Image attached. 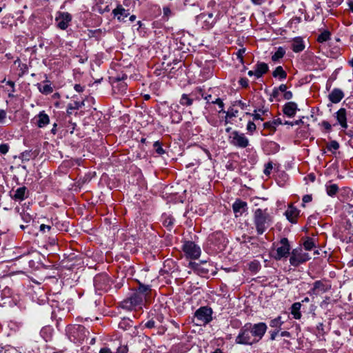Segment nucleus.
Returning a JSON list of instances; mask_svg holds the SVG:
<instances>
[{"instance_id": "nucleus-35", "label": "nucleus", "mask_w": 353, "mask_h": 353, "mask_svg": "<svg viewBox=\"0 0 353 353\" xmlns=\"http://www.w3.org/2000/svg\"><path fill=\"white\" fill-rule=\"evenodd\" d=\"M154 148L156 152L159 154H163L165 152L164 150L161 147V143L159 141L154 142Z\"/></svg>"}, {"instance_id": "nucleus-25", "label": "nucleus", "mask_w": 353, "mask_h": 353, "mask_svg": "<svg viewBox=\"0 0 353 353\" xmlns=\"http://www.w3.org/2000/svg\"><path fill=\"white\" fill-rule=\"evenodd\" d=\"M272 75L274 77H279L281 79H285L287 77L286 72L281 66L276 67L273 72Z\"/></svg>"}, {"instance_id": "nucleus-10", "label": "nucleus", "mask_w": 353, "mask_h": 353, "mask_svg": "<svg viewBox=\"0 0 353 353\" xmlns=\"http://www.w3.org/2000/svg\"><path fill=\"white\" fill-rule=\"evenodd\" d=\"M71 19L72 17L68 12H59L56 17V21H58L57 26L61 30H65L68 28Z\"/></svg>"}, {"instance_id": "nucleus-2", "label": "nucleus", "mask_w": 353, "mask_h": 353, "mask_svg": "<svg viewBox=\"0 0 353 353\" xmlns=\"http://www.w3.org/2000/svg\"><path fill=\"white\" fill-rule=\"evenodd\" d=\"M251 323L245 324L240 330L236 338V343L238 344L252 345L259 341V339L254 338L251 332Z\"/></svg>"}, {"instance_id": "nucleus-50", "label": "nucleus", "mask_w": 353, "mask_h": 353, "mask_svg": "<svg viewBox=\"0 0 353 353\" xmlns=\"http://www.w3.org/2000/svg\"><path fill=\"white\" fill-rule=\"evenodd\" d=\"M245 48L240 49L238 51L237 56H238V58L241 59V61H243V54L245 52Z\"/></svg>"}, {"instance_id": "nucleus-9", "label": "nucleus", "mask_w": 353, "mask_h": 353, "mask_svg": "<svg viewBox=\"0 0 353 353\" xmlns=\"http://www.w3.org/2000/svg\"><path fill=\"white\" fill-rule=\"evenodd\" d=\"M190 265L197 274L203 276L209 272V268H210V265L206 261L190 262Z\"/></svg>"}, {"instance_id": "nucleus-18", "label": "nucleus", "mask_w": 353, "mask_h": 353, "mask_svg": "<svg viewBox=\"0 0 353 353\" xmlns=\"http://www.w3.org/2000/svg\"><path fill=\"white\" fill-rule=\"evenodd\" d=\"M344 95L343 92L339 89H334L332 92L329 94L330 100L334 103H339L343 98Z\"/></svg>"}, {"instance_id": "nucleus-19", "label": "nucleus", "mask_w": 353, "mask_h": 353, "mask_svg": "<svg viewBox=\"0 0 353 353\" xmlns=\"http://www.w3.org/2000/svg\"><path fill=\"white\" fill-rule=\"evenodd\" d=\"M268 70V66L265 63H258L256 65V70L254 71V75L259 78L261 77L263 74L266 73Z\"/></svg>"}, {"instance_id": "nucleus-11", "label": "nucleus", "mask_w": 353, "mask_h": 353, "mask_svg": "<svg viewBox=\"0 0 353 353\" xmlns=\"http://www.w3.org/2000/svg\"><path fill=\"white\" fill-rule=\"evenodd\" d=\"M146 298L143 295L139 293L137 291L134 292L127 300L124 301L125 307H128L127 304L130 303V306H137L143 303Z\"/></svg>"}, {"instance_id": "nucleus-52", "label": "nucleus", "mask_w": 353, "mask_h": 353, "mask_svg": "<svg viewBox=\"0 0 353 353\" xmlns=\"http://www.w3.org/2000/svg\"><path fill=\"white\" fill-rule=\"evenodd\" d=\"M272 123V124L275 126V125H281L283 124V121L282 120L280 119V118H278V119H276L274 120H273L272 121H271Z\"/></svg>"}, {"instance_id": "nucleus-1", "label": "nucleus", "mask_w": 353, "mask_h": 353, "mask_svg": "<svg viewBox=\"0 0 353 353\" xmlns=\"http://www.w3.org/2000/svg\"><path fill=\"white\" fill-rule=\"evenodd\" d=\"M254 221L257 233L262 234L271 221V217L267 212V210L257 209L254 212Z\"/></svg>"}, {"instance_id": "nucleus-55", "label": "nucleus", "mask_w": 353, "mask_h": 353, "mask_svg": "<svg viewBox=\"0 0 353 353\" xmlns=\"http://www.w3.org/2000/svg\"><path fill=\"white\" fill-rule=\"evenodd\" d=\"M279 329H277L274 331H273L272 333H271V336H270V339L271 340H274L275 338H276V336L277 335V334L279 333Z\"/></svg>"}, {"instance_id": "nucleus-40", "label": "nucleus", "mask_w": 353, "mask_h": 353, "mask_svg": "<svg viewBox=\"0 0 353 353\" xmlns=\"http://www.w3.org/2000/svg\"><path fill=\"white\" fill-rule=\"evenodd\" d=\"M9 147L7 144L0 145V152L1 154H6L8 152Z\"/></svg>"}, {"instance_id": "nucleus-16", "label": "nucleus", "mask_w": 353, "mask_h": 353, "mask_svg": "<svg viewBox=\"0 0 353 353\" xmlns=\"http://www.w3.org/2000/svg\"><path fill=\"white\" fill-rule=\"evenodd\" d=\"M336 119L343 128H347L346 110L345 108L339 109L336 113Z\"/></svg>"}, {"instance_id": "nucleus-22", "label": "nucleus", "mask_w": 353, "mask_h": 353, "mask_svg": "<svg viewBox=\"0 0 353 353\" xmlns=\"http://www.w3.org/2000/svg\"><path fill=\"white\" fill-rule=\"evenodd\" d=\"M26 191V187L19 188L14 191V193L12 197L16 200H23L25 198Z\"/></svg>"}, {"instance_id": "nucleus-12", "label": "nucleus", "mask_w": 353, "mask_h": 353, "mask_svg": "<svg viewBox=\"0 0 353 353\" xmlns=\"http://www.w3.org/2000/svg\"><path fill=\"white\" fill-rule=\"evenodd\" d=\"M266 330L267 325L264 323H256L254 324V325L251 324L252 335L255 339L258 337L259 340L263 337V336L266 332Z\"/></svg>"}, {"instance_id": "nucleus-48", "label": "nucleus", "mask_w": 353, "mask_h": 353, "mask_svg": "<svg viewBox=\"0 0 353 353\" xmlns=\"http://www.w3.org/2000/svg\"><path fill=\"white\" fill-rule=\"evenodd\" d=\"M6 117V112L3 110H0V122H2Z\"/></svg>"}, {"instance_id": "nucleus-59", "label": "nucleus", "mask_w": 353, "mask_h": 353, "mask_svg": "<svg viewBox=\"0 0 353 353\" xmlns=\"http://www.w3.org/2000/svg\"><path fill=\"white\" fill-rule=\"evenodd\" d=\"M252 115L253 116L254 119H261V120H263V119H261V114H259V113H255V114H253Z\"/></svg>"}, {"instance_id": "nucleus-26", "label": "nucleus", "mask_w": 353, "mask_h": 353, "mask_svg": "<svg viewBox=\"0 0 353 353\" xmlns=\"http://www.w3.org/2000/svg\"><path fill=\"white\" fill-rule=\"evenodd\" d=\"M84 330V327H82V326H80V325H77V326H74L72 328L71 330V332H70V341H75L76 339H77V336H76L74 335L76 331L77 332H80V331H83Z\"/></svg>"}, {"instance_id": "nucleus-17", "label": "nucleus", "mask_w": 353, "mask_h": 353, "mask_svg": "<svg viewBox=\"0 0 353 353\" xmlns=\"http://www.w3.org/2000/svg\"><path fill=\"white\" fill-rule=\"evenodd\" d=\"M112 14L114 17H117L119 21H122L124 17H127L129 15V12L122 6L119 5L115 9L112 10Z\"/></svg>"}, {"instance_id": "nucleus-43", "label": "nucleus", "mask_w": 353, "mask_h": 353, "mask_svg": "<svg viewBox=\"0 0 353 353\" xmlns=\"http://www.w3.org/2000/svg\"><path fill=\"white\" fill-rule=\"evenodd\" d=\"M312 195H310V194H306L305 196H303V203H308V202H310L312 201ZM305 205L303 204V206H304Z\"/></svg>"}, {"instance_id": "nucleus-5", "label": "nucleus", "mask_w": 353, "mask_h": 353, "mask_svg": "<svg viewBox=\"0 0 353 353\" xmlns=\"http://www.w3.org/2000/svg\"><path fill=\"white\" fill-rule=\"evenodd\" d=\"M331 285L324 281H316L313 283V287L308 291L310 296H319L328 291Z\"/></svg>"}, {"instance_id": "nucleus-61", "label": "nucleus", "mask_w": 353, "mask_h": 353, "mask_svg": "<svg viewBox=\"0 0 353 353\" xmlns=\"http://www.w3.org/2000/svg\"><path fill=\"white\" fill-rule=\"evenodd\" d=\"M163 12H164V14H165V15H168L171 12L170 8H164Z\"/></svg>"}, {"instance_id": "nucleus-3", "label": "nucleus", "mask_w": 353, "mask_h": 353, "mask_svg": "<svg viewBox=\"0 0 353 353\" xmlns=\"http://www.w3.org/2000/svg\"><path fill=\"white\" fill-rule=\"evenodd\" d=\"M310 257L307 253L303 252L301 248H298L292 251L290 263L292 265L297 267L310 260Z\"/></svg>"}, {"instance_id": "nucleus-64", "label": "nucleus", "mask_w": 353, "mask_h": 353, "mask_svg": "<svg viewBox=\"0 0 353 353\" xmlns=\"http://www.w3.org/2000/svg\"><path fill=\"white\" fill-rule=\"evenodd\" d=\"M348 224L350 227L353 228V215L352 218L348 221Z\"/></svg>"}, {"instance_id": "nucleus-27", "label": "nucleus", "mask_w": 353, "mask_h": 353, "mask_svg": "<svg viewBox=\"0 0 353 353\" xmlns=\"http://www.w3.org/2000/svg\"><path fill=\"white\" fill-rule=\"evenodd\" d=\"M285 50L282 48H279L277 51L272 55V59L273 61H276L282 58L285 54Z\"/></svg>"}, {"instance_id": "nucleus-51", "label": "nucleus", "mask_w": 353, "mask_h": 353, "mask_svg": "<svg viewBox=\"0 0 353 353\" xmlns=\"http://www.w3.org/2000/svg\"><path fill=\"white\" fill-rule=\"evenodd\" d=\"M279 94V89H277V88H275L274 90H273V92L272 93V94L270 95L271 97H274V98H276Z\"/></svg>"}, {"instance_id": "nucleus-57", "label": "nucleus", "mask_w": 353, "mask_h": 353, "mask_svg": "<svg viewBox=\"0 0 353 353\" xmlns=\"http://www.w3.org/2000/svg\"><path fill=\"white\" fill-rule=\"evenodd\" d=\"M74 90L79 92H81L83 90V87H81L79 84H76L74 85Z\"/></svg>"}, {"instance_id": "nucleus-8", "label": "nucleus", "mask_w": 353, "mask_h": 353, "mask_svg": "<svg viewBox=\"0 0 353 353\" xmlns=\"http://www.w3.org/2000/svg\"><path fill=\"white\" fill-rule=\"evenodd\" d=\"M280 243L281 247L276 249V254L274 256L276 260H280L283 257H287L290 254V246L287 238H282Z\"/></svg>"}, {"instance_id": "nucleus-23", "label": "nucleus", "mask_w": 353, "mask_h": 353, "mask_svg": "<svg viewBox=\"0 0 353 353\" xmlns=\"http://www.w3.org/2000/svg\"><path fill=\"white\" fill-rule=\"evenodd\" d=\"M301 307V303L299 302L294 303L292 305V314L294 316V318L296 319H299L301 317V314L299 312Z\"/></svg>"}, {"instance_id": "nucleus-42", "label": "nucleus", "mask_w": 353, "mask_h": 353, "mask_svg": "<svg viewBox=\"0 0 353 353\" xmlns=\"http://www.w3.org/2000/svg\"><path fill=\"white\" fill-rule=\"evenodd\" d=\"M239 83L242 87L247 88L248 86V80L246 78H241L239 80Z\"/></svg>"}, {"instance_id": "nucleus-39", "label": "nucleus", "mask_w": 353, "mask_h": 353, "mask_svg": "<svg viewBox=\"0 0 353 353\" xmlns=\"http://www.w3.org/2000/svg\"><path fill=\"white\" fill-rule=\"evenodd\" d=\"M263 126L265 128H269L273 132H274L276 130V127L272 124V123L271 121L265 122L263 124Z\"/></svg>"}, {"instance_id": "nucleus-30", "label": "nucleus", "mask_w": 353, "mask_h": 353, "mask_svg": "<svg viewBox=\"0 0 353 353\" xmlns=\"http://www.w3.org/2000/svg\"><path fill=\"white\" fill-rule=\"evenodd\" d=\"M330 32L329 31H324L319 35L317 41L320 43H323L330 39Z\"/></svg>"}, {"instance_id": "nucleus-56", "label": "nucleus", "mask_w": 353, "mask_h": 353, "mask_svg": "<svg viewBox=\"0 0 353 353\" xmlns=\"http://www.w3.org/2000/svg\"><path fill=\"white\" fill-rule=\"evenodd\" d=\"M235 103L239 105L241 109H244L246 107V104L241 101H236Z\"/></svg>"}, {"instance_id": "nucleus-54", "label": "nucleus", "mask_w": 353, "mask_h": 353, "mask_svg": "<svg viewBox=\"0 0 353 353\" xmlns=\"http://www.w3.org/2000/svg\"><path fill=\"white\" fill-rule=\"evenodd\" d=\"M277 89H279V92L284 93L285 91H287V86L285 84H281L279 88H277Z\"/></svg>"}, {"instance_id": "nucleus-44", "label": "nucleus", "mask_w": 353, "mask_h": 353, "mask_svg": "<svg viewBox=\"0 0 353 353\" xmlns=\"http://www.w3.org/2000/svg\"><path fill=\"white\" fill-rule=\"evenodd\" d=\"M283 97L286 100H290L292 97V93L290 91H285L283 94Z\"/></svg>"}, {"instance_id": "nucleus-58", "label": "nucleus", "mask_w": 353, "mask_h": 353, "mask_svg": "<svg viewBox=\"0 0 353 353\" xmlns=\"http://www.w3.org/2000/svg\"><path fill=\"white\" fill-rule=\"evenodd\" d=\"M250 268L252 270H256L258 269V264L256 263H252L250 265Z\"/></svg>"}, {"instance_id": "nucleus-49", "label": "nucleus", "mask_w": 353, "mask_h": 353, "mask_svg": "<svg viewBox=\"0 0 353 353\" xmlns=\"http://www.w3.org/2000/svg\"><path fill=\"white\" fill-rule=\"evenodd\" d=\"M238 111L237 110H235L234 112H230V111H228L226 112V117H230V118H232L233 117H236V114H237Z\"/></svg>"}, {"instance_id": "nucleus-63", "label": "nucleus", "mask_w": 353, "mask_h": 353, "mask_svg": "<svg viewBox=\"0 0 353 353\" xmlns=\"http://www.w3.org/2000/svg\"><path fill=\"white\" fill-rule=\"evenodd\" d=\"M293 123H294V125H299V124H301V123H303V120H302V119H299V120H296V121H294V122H293Z\"/></svg>"}, {"instance_id": "nucleus-62", "label": "nucleus", "mask_w": 353, "mask_h": 353, "mask_svg": "<svg viewBox=\"0 0 353 353\" xmlns=\"http://www.w3.org/2000/svg\"><path fill=\"white\" fill-rule=\"evenodd\" d=\"M7 84L13 88L12 91H14V83L12 81H7Z\"/></svg>"}, {"instance_id": "nucleus-13", "label": "nucleus", "mask_w": 353, "mask_h": 353, "mask_svg": "<svg viewBox=\"0 0 353 353\" xmlns=\"http://www.w3.org/2000/svg\"><path fill=\"white\" fill-rule=\"evenodd\" d=\"M232 209L236 216L241 215L247 210V203L237 199L232 205Z\"/></svg>"}, {"instance_id": "nucleus-47", "label": "nucleus", "mask_w": 353, "mask_h": 353, "mask_svg": "<svg viewBox=\"0 0 353 353\" xmlns=\"http://www.w3.org/2000/svg\"><path fill=\"white\" fill-rule=\"evenodd\" d=\"M50 229H51V226H50V225H45V224H41L40 225V230L42 231V232H46V230L49 231Z\"/></svg>"}, {"instance_id": "nucleus-31", "label": "nucleus", "mask_w": 353, "mask_h": 353, "mask_svg": "<svg viewBox=\"0 0 353 353\" xmlns=\"http://www.w3.org/2000/svg\"><path fill=\"white\" fill-rule=\"evenodd\" d=\"M303 246L306 250H311L315 246V244L312 239L307 238L303 243Z\"/></svg>"}, {"instance_id": "nucleus-20", "label": "nucleus", "mask_w": 353, "mask_h": 353, "mask_svg": "<svg viewBox=\"0 0 353 353\" xmlns=\"http://www.w3.org/2000/svg\"><path fill=\"white\" fill-rule=\"evenodd\" d=\"M305 46L301 38H295L292 42V49L295 52L303 50Z\"/></svg>"}, {"instance_id": "nucleus-29", "label": "nucleus", "mask_w": 353, "mask_h": 353, "mask_svg": "<svg viewBox=\"0 0 353 353\" xmlns=\"http://www.w3.org/2000/svg\"><path fill=\"white\" fill-rule=\"evenodd\" d=\"M192 99L185 94H183L180 99V103L183 105H190L192 104Z\"/></svg>"}, {"instance_id": "nucleus-32", "label": "nucleus", "mask_w": 353, "mask_h": 353, "mask_svg": "<svg viewBox=\"0 0 353 353\" xmlns=\"http://www.w3.org/2000/svg\"><path fill=\"white\" fill-rule=\"evenodd\" d=\"M282 321H281V317L279 316L273 320H272L270 321V325L272 327H276V328H278L279 329L280 327L282 325Z\"/></svg>"}, {"instance_id": "nucleus-53", "label": "nucleus", "mask_w": 353, "mask_h": 353, "mask_svg": "<svg viewBox=\"0 0 353 353\" xmlns=\"http://www.w3.org/2000/svg\"><path fill=\"white\" fill-rule=\"evenodd\" d=\"M322 125L327 130H331V125L326 121L322 122Z\"/></svg>"}, {"instance_id": "nucleus-7", "label": "nucleus", "mask_w": 353, "mask_h": 353, "mask_svg": "<svg viewBox=\"0 0 353 353\" xmlns=\"http://www.w3.org/2000/svg\"><path fill=\"white\" fill-rule=\"evenodd\" d=\"M230 143L234 145L245 148L248 145V139L243 134L234 131L230 136Z\"/></svg>"}, {"instance_id": "nucleus-14", "label": "nucleus", "mask_w": 353, "mask_h": 353, "mask_svg": "<svg viewBox=\"0 0 353 353\" xmlns=\"http://www.w3.org/2000/svg\"><path fill=\"white\" fill-rule=\"evenodd\" d=\"M298 110L297 104L294 102H288L283 108V113L289 117H294Z\"/></svg>"}, {"instance_id": "nucleus-37", "label": "nucleus", "mask_w": 353, "mask_h": 353, "mask_svg": "<svg viewBox=\"0 0 353 353\" xmlns=\"http://www.w3.org/2000/svg\"><path fill=\"white\" fill-rule=\"evenodd\" d=\"M272 169V162H268L265 165V168L264 170L265 174L269 175Z\"/></svg>"}, {"instance_id": "nucleus-28", "label": "nucleus", "mask_w": 353, "mask_h": 353, "mask_svg": "<svg viewBox=\"0 0 353 353\" xmlns=\"http://www.w3.org/2000/svg\"><path fill=\"white\" fill-rule=\"evenodd\" d=\"M339 188L336 184H332L330 185L327 186L326 190L327 193L329 196H334L338 192Z\"/></svg>"}, {"instance_id": "nucleus-45", "label": "nucleus", "mask_w": 353, "mask_h": 353, "mask_svg": "<svg viewBox=\"0 0 353 353\" xmlns=\"http://www.w3.org/2000/svg\"><path fill=\"white\" fill-rule=\"evenodd\" d=\"M127 352H128L127 346H121L117 349V351L116 353H127Z\"/></svg>"}, {"instance_id": "nucleus-4", "label": "nucleus", "mask_w": 353, "mask_h": 353, "mask_svg": "<svg viewBox=\"0 0 353 353\" xmlns=\"http://www.w3.org/2000/svg\"><path fill=\"white\" fill-rule=\"evenodd\" d=\"M212 309L208 307H201L198 309L194 314L197 325L207 324L212 321Z\"/></svg>"}, {"instance_id": "nucleus-41", "label": "nucleus", "mask_w": 353, "mask_h": 353, "mask_svg": "<svg viewBox=\"0 0 353 353\" xmlns=\"http://www.w3.org/2000/svg\"><path fill=\"white\" fill-rule=\"evenodd\" d=\"M212 103H216L217 105H219V106L221 108V110H220V112H222L223 111V103L222 101V100L219 98L216 99L215 101H212Z\"/></svg>"}, {"instance_id": "nucleus-60", "label": "nucleus", "mask_w": 353, "mask_h": 353, "mask_svg": "<svg viewBox=\"0 0 353 353\" xmlns=\"http://www.w3.org/2000/svg\"><path fill=\"white\" fill-rule=\"evenodd\" d=\"M281 336H286V337H289L290 336V334L289 332H287V331H283L281 333Z\"/></svg>"}, {"instance_id": "nucleus-24", "label": "nucleus", "mask_w": 353, "mask_h": 353, "mask_svg": "<svg viewBox=\"0 0 353 353\" xmlns=\"http://www.w3.org/2000/svg\"><path fill=\"white\" fill-rule=\"evenodd\" d=\"M49 123V117L48 116L43 113L41 112L39 114V120L37 121V125L39 128H43L46 125Z\"/></svg>"}, {"instance_id": "nucleus-38", "label": "nucleus", "mask_w": 353, "mask_h": 353, "mask_svg": "<svg viewBox=\"0 0 353 353\" xmlns=\"http://www.w3.org/2000/svg\"><path fill=\"white\" fill-rule=\"evenodd\" d=\"M247 130L250 132H254L256 130L255 123L252 121H249L247 125Z\"/></svg>"}, {"instance_id": "nucleus-33", "label": "nucleus", "mask_w": 353, "mask_h": 353, "mask_svg": "<svg viewBox=\"0 0 353 353\" xmlns=\"http://www.w3.org/2000/svg\"><path fill=\"white\" fill-rule=\"evenodd\" d=\"M83 105H84V101H81V102L74 101L72 103H69L68 108L70 110H78Z\"/></svg>"}, {"instance_id": "nucleus-34", "label": "nucleus", "mask_w": 353, "mask_h": 353, "mask_svg": "<svg viewBox=\"0 0 353 353\" xmlns=\"http://www.w3.org/2000/svg\"><path fill=\"white\" fill-rule=\"evenodd\" d=\"M339 148V144L336 141H332L329 144L327 145V148L330 151L336 150Z\"/></svg>"}, {"instance_id": "nucleus-46", "label": "nucleus", "mask_w": 353, "mask_h": 353, "mask_svg": "<svg viewBox=\"0 0 353 353\" xmlns=\"http://www.w3.org/2000/svg\"><path fill=\"white\" fill-rule=\"evenodd\" d=\"M155 322L153 320L148 321L145 324V326L148 328H153L154 327Z\"/></svg>"}, {"instance_id": "nucleus-36", "label": "nucleus", "mask_w": 353, "mask_h": 353, "mask_svg": "<svg viewBox=\"0 0 353 353\" xmlns=\"http://www.w3.org/2000/svg\"><path fill=\"white\" fill-rule=\"evenodd\" d=\"M39 90L44 94H49L52 92V88L50 85H44L39 88Z\"/></svg>"}, {"instance_id": "nucleus-21", "label": "nucleus", "mask_w": 353, "mask_h": 353, "mask_svg": "<svg viewBox=\"0 0 353 353\" xmlns=\"http://www.w3.org/2000/svg\"><path fill=\"white\" fill-rule=\"evenodd\" d=\"M139 288L136 290L145 298L151 292V288L148 285H145L139 281Z\"/></svg>"}, {"instance_id": "nucleus-15", "label": "nucleus", "mask_w": 353, "mask_h": 353, "mask_svg": "<svg viewBox=\"0 0 353 353\" xmlns=\"http://www.w3.org/2000/svg\"><path fill=\"white\" fill-rule=\"evenodd\" d=\"M299 210L292 205H289L288 210L285 212L286 218L292 223H296V219L299 216Z\"/></svg>"}, {"instance_id": "nucleus-6", "label": "nucleus", "mask_w": 353, "mask_h": 353, "mask_svg": "<svg viewBox=\"0 0 353 353\" xmlns=\"http://www.w3.org/2000/svg\"><path fill=\"white\" fill-rule=\"evenodd\" d=\"M183 251L192 259H197L201 254V249L194 242L188 241L183 245Z\"/></svg>"}]
</instances>
